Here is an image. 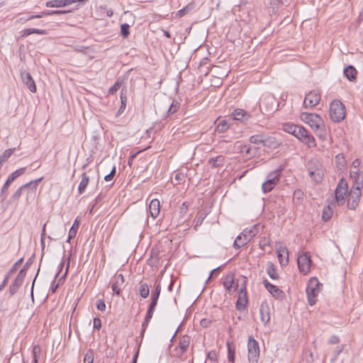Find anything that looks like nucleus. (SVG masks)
I'll list each match as a JSON object with an SVG mask.
<instances>
[{"mask_svg":"<svg viewBox=\"0 0 363 363\" xmlns=\"http://www.w3.org/2000/svg\"><path fill=\"white\" fill-rule=\"evenodd\" d=\"M308 172L311 179L316 184L322 182L324 174L321 168V164L318 162H309L308 165Z\"/></svg>","mask_w":363,"mask_h":363,"instance_id":"nucleus-5","label":"nucleus"},{"mask_svg":"<svg viewBox=\"0 0 363 363\" xmlns=\"http://www.w3.org/2000/svg\"><path fill=\"white\" fill-rule=\"evenodd\" d=\"M347 193V184L342 179L335 191V197L338 205H342L345 203V196Z\"/></svg>","mask_w":363,"mask_h":363,"instance_id":"nucleus-10","label":"nucleus"},{"mask_svg":"<svg viewBox=\"0 0 363 363\" xmlns=\"http://www.w3.org/2000/svg\"><path fill=\"white\" fill-rule=\"evenodd\" d=\"M207 358L212 362L217 361V353L215 350H211L207 354Z\"/></svg>","mask_w":363,"mask_h":363,"instance_id":"nucleus-60","label":"nucleus"},{"mask_svg":"<svg viewBox=\"0 0 363 363\" xmlns=\"http://www.w3.org/2000/svg\"><path fill=\"white\" fill-rule=\"evenodd\" d=\"M230 128V124L227 120H222L217 125V130L218 132L225 133Z\"/></svg>","mask_w":363,"mask_h":363,"instance_id":"nucleus-48","label":"nucleus"},{"mask_svg":"<svg viewBox=\"0 0 363 363\" xmlns=\"http://www.w3.org/2000/svg\"><path fill=\"white\" fill-rule=\"evenodd\" d=\"M320 283L316 277L310 278L306 288V295L308 304L313 306L317 301Z\"/></svg>","mask_w":363,"mask_h":363,"instance_id":"nucleus-4","label":"nucleus"},{"mask_svg":"<svg viewBox=\"0 0 363 363\" xmlns=\"http://www.w3.org/2000/svg\"><path fill=\"white\" fill-rule=\"evenodd\" d=\"M340 340L339 338V337L336 336V335H332L330 339L328 340V344H330V345H336V344H338L340 342Z\"/></svg>","mask_w":363,"mask_h":363,"instance_id":"nucleus-64","label":"nucleus"},{"mask_svg":"<svg viewBox=\"0 0 363 363\" xmlns=\"http://www.w3.org/2000/svg\"><path fill=\"white\" fill-rule=\"evenodd\" d=\"M345 348V346L343 345L340 346H337L334 352H333V357L331 358V362H335L337 360V357L340 355V354L343 351Z\"/></svg>","mask_w":363,"mask_h":363,"instance_id":"nucleus-53","label":"nucleus"},{"mask_svg":"<svg viewBox=\"0 0 363 363\" xmlns=\"http://www.w3.org/2000/svg\"><path fill=\"white\" fill-rule=\"evenodd\" d=\"M263 284L266 289L276 298H282L284 296V293L282 290L279 289L277 286L271 284L267 279L263 281Z\"/></svg>","mask_w":363,"mask_h":363,"instance_id":"nucleus-16","label":"nucleus"},{"mask_svg":"<svg viewBox=\"0 0 363 363\" xmlns=\"http://www.w3.org/2000/svg\"><path fill=\"white\" fill-rule=\"evenodd\" d=\"M47 7H64L63 0H52L45 3Z\"/></svg>","mask_w":363,"mask_h":363,"instance_id":"nucleus-50","label":"nucleus"},{"mask_svg":"<svg viewBox=\"0 0 363 363\" xmlns=\"http://www.w3.org/2000/svg\"><path fill=\"white\" fill-rule=\"evenodd\" d=\"M26 167H22L16 170L8 177L7 180L12 183L16 179L23 174L26 172Z\"/></svg>","mask_w":363,"mask_h":363,"instance_id":"nucleus-42","label":"nucleus"},{"mask_svg":"<svg viewBox=\"0 0 363 363\" xmlns=\"http://www.w3.org/2000/svg\"><path fill=\"white\" fill-rule=\"evenodd\" d=\"M164 108H167L164 117L167 118L175 113L180 107V103L176 100L168 99L167 101L164 102Z\"/></svg>","mask_w":363,"mask_h":363,"instance_id":"nucleus-18","label":"nucleus"},{"mask_svg":"<svg viewBox=\"0 0 363 363\" xmlns=\"http://www.w3.org/2000/svg\"><path fill=\"white\" fill-rule=\"evenodd\" d=\"M43 177H40L38 179H35V180H33V181H30V182L21 186L20 188H18L16 191L15 193L12 195L11 198V201L12 202H16L17 201L19 198L21 197V194H22V192L23 190H25L26 189H30L33 192H35L36 189H37V186H38V184L40 182H41L43 180Z\"/></svg>","mask_w":363,"mask_h":363,"instance_id":"nucleus-9","label":"nucleus"},{"mask_svg":"<svg viewBox=\"0 0 363 363\" xmlns=\"http://www.w3.org/2000/svg\"><path fill=\"white\" fill-rule=\"evenodd\" d=\"M41 352L40 345H36L33 347L32 350L33 359H39Z\"/></svg>","mask_w":363,"mask_h":363,"instance_id":"nucleus-58","label":"nucleus"},{"mask_svg":"<svg viewBox=\"0 0 363 363\" xmlns=\"http://www.w3.org/2000/svg\"><path fill=\"white\" fill-rule=\"evenodd\" d=\"M121 35L123 38H128L130 35V26L128 23L121 24Z\"/></svg>","mask_w":363,"mask_h":363,"instance_id":"nucleus-51","label":"nucleus"},{"mask_svg":"<svg viewBox=\"0 0 363 363\" xmlns=\"http://www.w3.org/2000/svg\"><path fill=\"white\" fill-rule=\"evenodd\" d=\"M297 263L300 272L303 274H308L312 264L309 252H303L302 255H300L298 257Z\"/></svg>","mask_w":363,"mask_h":363,"instance_id":"nucleus-8","label":"nucleus"},{"mask_svg":"<svg viewBox=\"0 0 363 363\" xmlns=\"http://www.w3.org/2000/svg\"><path fill=\"white\" fill-rule=\"evenodd\" d=\"M345 77L350 82H354L357 79V71L352 65H348L344 69Z\"/></svg>","mask_w":363,"mask_h":363,"instance_id":"nucleus-25","label":"nucleus"},{"mask_svg":"<svg viewBox=\"0 0 363 363\" xmlns=\"http://www.w3.org/2000/svg\"><path fill=\"white\" fill-rule=\"evenodd\" d=\"M262 188L264 193H268L271 191L274 187L272 185L267 183V182H265L262 184Z\"/></svg>","mask_w":363,"mask_h":363,"instance_id":"nucleus-62","label":"nucleus"},{"mask_svg":"<svg viewBox=\"0 0 363 363\" xmlns=\"http://www.w3.org/2000/svg\"><path fill=\"white\" fill-rule=\"evenodd\" d=\"M89 177L86 175V172L82 173V180L78 186L79 194H82L85 191V190L89 184Z\"/></svg>","mask_w":363,"mask_h":363,"instance_id":"nucleus-31","label":"nucleus"},{"mask_svg":"<svg viewBox=\"0 0 363 363\" xmlns=\"http://www.w3.org/2000/svg\"><path fill=\"white\" fill-rule=\"evenodd\" d=\"M284 132L293 135L299 139L301 135L304 132L305 128L290 123H285L282 125L281 128Z\"/></svg>","mask_w":363,"mask_h":363,"instance_id":"nucleus-14","label":"nucleus"},{"mask_svg":"<svg viewBox=\"0 0 363 363\" xmlns=\"http://www.w3.org/2000/svg\"><path fill=\"white\" fill-rule=\"evenodd\" d=\"M264 137V134L253 135L250 137L249 141L251 143H253V144H255V145L262 144L263 145Z\"/></svg>","mask_w":363,"mask_h":363,"instance_id":"nucleus-43","label":"nucleus"},{"mask_svg":"<svg viewBox=\"0 0 363 363\" xmlns=\"http://www.w3.org/2000/svg\"><path fill=\"white\" fill-rule=\"evenodd\" d=\"M301 118L303 121L308 123L315 131L319 138L323 140L325 138L327 135L325 125L319 115L311 113H302Z\"/></svg>","mask_w":363,"mask_h":363,"instance_id":"nucleus-1","label":"nucleus"},{"mask_svg":"<svg viewBox=\"0 0 363 363\" xmlns=\"http://www.w3.org/2000/svg\"><path fill=\"white\" fill-rule=\"evenodd\" d=\"M26 272H27V270H26L25 269L22 268L20 272H18L17 277H16V279H18L19 281H22L23 283V280L26 277Z\"/></svg>","mask_w":363,"mask_h":363,"instance_id":"nucleus-63","label":"nucleus"},{"mask_svg":"<svg viewBox=\"0 0 363 363\" xmlns=\"http://www.w3.org/2000/svg\"><path fill=\"white\" fill-rule=\"evenodd\" d=\"M281 171V169L279 168V169L270 172L267 176L266 182L274 187L279 180Z\"/></svg>","mask_w":363,"mask_h":363,"instance_id":"nucleus-26","label":"nucleus"},{"mask_svg":"<svg viewBox=\"0 0 363 363\" xmlns=\"http://www.w3.org/2000/svg\"><path fill=\"white\" fill-rule=\"evenodd\" d=\"M230 117L233 121L245 122L251 118V115L242 108H236L232 112Z\"/></svg>","mask_w":363,"mask_h":363,"instance_id":"nucleus-19","label":"nucleus"},{"mask_svg":"<svg viewBox=\"0 0 363 363\" xmlns=\"http://www.w3.org/2000/svg\"><path fill=\"white\" fill-rule=\"evenodd\" d=\"M50 16V11H44L41 12L40 14L30 16L27 18V19H26V21L32 20L33 18H42L44 16Z\"/></svg>","mask_w":363,"mask_h":363,"instance_id":"nucleus-57","label":"nucleus"},{"mask_svg":"<svg viewBox=\"0 0 363 363\" xmlns=\"http://www.w3.org/2000/svg\"><path fill=\"white\" fill-rule=\"evenodd\" d=\"M94 362V352L89 349L85 354L84 357V363H93Z\"/></svg>","mask_w":363,"mask_h":363,"instance_id":"nucleus-52","label":"nucleus"},{"mask_svg":"<svg viewBox=\"0 0 363 363\" xmlns=\"http://www.w3.org/2000/svg\"><path fill=\"white\" fill-rule=\"evenodd\" d=\"M320 101V92L313 90L309 91L305 96L303 105L306 108H313L318 105Z\"/></svg>","mask_w":363,"mask_h":363,"instance_id":"nucleus-12","label":"nucleus"},{"mask_svg":"<svg viewBox=\"0 0 363 363\" xmlns=\"http://www.w3.org/2000/svg\"><path fill=\"white\" fill-rule=\"evenodd\" d=\"M21 33H22L21 36L23 38L27 37L29 35L34 34V33L39 34V35L47 34V31L45 30L38 29V28H26V29L23 30L21 31Z\"/></svg>","mask_w":363,"mask_h":363,"instance_id":"nucleus-32","label":"nucleus"},{"mask_svg":"<svg viewBox=\"0 0 363 363\" xmlns=\"http://www.w3.org/2000/svg\"><path fill=\"white\" fill-rule=\"evenodd\" d=\"M267 273L269 277L274 280H277L279 278L278 273L277 272V268L274 263L268 262L267 264Z\"/></svg>","mask_w":363,"mask_h":363,"instance_id":"nucleus-29","label":"nucleus"},{"mask_svg":"<svg viewBox=\"0 0 363 363\" xmlns=\"http://www.w3.org/2000/svg\"><path fill=\"white\" fill-rule=\"evenodd\" d=\"M225 162V157L218 155L216 157H212L208 160V163L211 164L212 167H222Z\"/></svg>","mask_w":363,"mask_h":363,"instance_id":"nucleus-34","label":"nucleus"},{"mask_svg":"<svg viewBox=\"0 0 363 363\" xmlns=\"http://www.w3.org/2000/svg\"><path fill=\"white\" fill-rule=\"evenodd\" d=\"M70 257H71V254H69L68 258H67V266H66V270H65V274L60 278L59 279V282L58 283H55V281H53L51 284V287H50V291L53 294V293H55V291H57L59 285H60V283L62 280H65L66 277H67V274L68 273V269H69V264H70ZM64 281H62L63 282Z\"/></svg>","mask_w":363,"mask_h":363,"instance_id":"nucleus-28","label":"nucleus"},{"mask_svg":"<svg viewBox=\"0 0 363 363\" xmlns=\"http://www.w3.org/2000/svg\"><path fill=\"white\" fill-rule=\"evenodd\" d=\"M22 284V281L15 278L14 281L12 282L9 287L10 295L13 296L17 292V291L21 286Z\"/></svg>","mask_w":363,"mask_h":363,"instance_id":"nucleus-40","label":"nucleus"},{"mask_svg":"<svg viewBox=\"0 0 363 363\" xmlns=\"http://www.w3.org/2000/svg\"><path fill=\"white\" fill-rule=\"evenodd\" d=\"M138 292L143 298H146L150 294V287L147 283H140Z\"/></svg>","mask_w":363,"mask_h":363,"instance_id":"nucleus-38","label":"nucleus"},{"mask_svg":"<svg viewBox=\"0 0 363 363\" xmlns=\"http://www.w3.org/2000/svg\"><path fill=\"white\" fill-rule=\"evenodd\" d=\"M206 216V215L205 213H199V215L196 217V225L194 226L195 230H196L197 227L200 226L202 224Z\"/></svg>","mask_w":363,"mask_h":363,"instance_id":"nucleus-54","label":"nucleus"},{"mask_svg":"<svg viewBox=\"0 0 363 363\" xmlns=\"http://www.w3.org/2000/svg\"><path fill=\"white\" fill-rule=\"evenodd\" d=\"M350 177L351 179L354 181V186H360L361 182L359 181L361 180V172L359 169L357 170H351L350 171Z\"/></svg>","mask_w":363,"mask_h":363,"instance_id":"nucleus-41","label":"nucleus"},{"mask_svg":"<svg viewBox=\"0 0 363 363\" xmlns=\"http://www.w3.org/2000/svg\"><path fill=\"white\" fill-rule=\"evenodd\" d=\"M298 140L307 145L309 148L315 147L316 146L314 137L309 134L308 131L306 128L304 132H303V134L301 135V137Z\"/></svg>","mask_w":363,"mask_h":363,"instance_id":"nucleus-20","label":"nucleus"},{"mask_svg":"<svg viewBox=\"0 0 363 363\" xmlns=\"http://www.w3.org/2000/svg\"><path fill=\"white\" fill-rule=\"evenodd\" d=\"M23 261V258H21L20 259H18L12 267L11 268L9 269V272L7 274H9V277L14 272H16L17 269L20 267V265L22 264Z\"/></svg>","mask_w":363,"mask_h":363,"instance_id":"nucleus-55","label":"nucleus"},{"mask_svg":"<svg viewBox=\"0 0 363 363\" xmlns=\"http://www.w3.org/2000/svg\"><path fill=\"white\" fill-rule=\"evenodd\" d=\"M335 162L337 167L340 170L344 169L347 166V162L343 154H337L335 156Z\"/></svg>","mask_w":363,"mask_h":363,"instance_id":"nucleus-36","label":"nucleus"},{"mask_svg":"<svg viewBox=\"0 0 363 363\" xmlns=\"http://www.w3.org/2000/svg\"><path fill=\"white\" fill-rule=\"evenodd\" d=\"M346 116L345 105L337 99L333 100L330 106V116L335 123L343 121Z\"/></svg>","mask_w":363,"mask_h":363,"instance_id":"nucleus-3","label":"nucleus"},{"mask_svg":"<svg viewBox=\"0 0 363 363\" xmlns=\"http://www.w3.org/2000/svg\"><path fill=\"white\" fill-rule=\"evenodd\" d=\"M333 211L332 208L328 205L325 207H324L323 212H322V219L325 222L329 220L333 216Z\"/></svg>","mask_w":363,"mask_h":363,"instance_id":"nucleus-39","label":"nucleus"},{"mask_svg":"<svg viewBox=\"0 0 363 363\" xmlns=\"http://www.w3.org/2000/svg\"><path fill=\"white\" fill-rule=\"evenodd\" d=\"M259 314L261 321L264 325H267L270 320L269 307L267 303L263 302L261 303L259 306Z\"/></svg>","mask_w":363,"mask_h":363,"instance_id":"nucleus-21","label":"nucleus"},{"mask_svg":"<svg viewBox=\"0 0 363 363\" xmlns=\"http://www.w3.org/2000/svg\"><path fill=\"white\" fill-rule=\"evenodd\" d=\"M21 78L23 84L32 93L36 92V85L31 74L28 72H21Z\"/></svg>","mask_w":363,"mask_h":363,"instance_id":"nucleus-17","label":"nucleus"},{"mask_svg":"<svg viewBox=\"0 0 363 363\" xmlns=\"http://www.w3.org/2000/svg\"><path fill=\"white\" fill-rule=\"evenodd\" d=\"M194 6L192 4H188L183 9L179 10L176 14L177 17H183L186 14H187L191 9H193Z\"/></svg>","mask_w":363,"mask_h":363,"instance_id":"nucleus-49","label":"nucleus"},{"mask_svg":"<svg viewBox=\"0 0 363 363\" xmlns=\"http://www.w3.org/2000/svg\"><path fill=\"white\" fill-rule=\"evenodd\" d=\"M11 182H10L9 181H8L6 179V182L4 183V186H2L1 194H0L1 201H4L6 199L7 196H8V189H9V187L11 185Z\"/></svg>","mask_w":363,"mask_h":363,"instance_id":"nucleus-47","label":"nucleus"},{"mask_svg":"<svg viewBox=\"0 0 363 363\" xmlns=\"http://www.w3.org/2000/svg\"><path fill=\"white\" fill-rule=\"evenodd\" d=\"M123 80L119 77L116 79L114 84L108 89V94L111 95L115 94L117 91L121 88Z\"/></svg>","mask_w":363,"mask_h":363,"instance_id":"nucleus-46","label":"nucleus"},{"mask_svg":"<svg viewBox=\"0 0 363 363\" xmlns=\"http://www.w3.org/2000/svg\"><path fill=\"white\" fill-rule=\"evenodd\" d=\"M79 220L77 219H76L69 231V234L76 236L77 229L79 227Z\"/></svg>","mask_w":363,"mask_h":363,"instance_id":"nucleus-59","label":"nucleus"},{"mask_svg":"<svg viewBox=\"0 0 363 363\" xmlns=\"http://www.w3.org/2000/svg\"><path fill=\"white\" fill-rule=\"evenodd\" d=\"M361 195L362 187L353 185L349 193V199L347 200V207L349 209L354 210L358 206Z\"/></svg>","mask_w":363,"mask_h":363,"instance_id":"nucleus-6","label":"nucleus"},{"mask_svg":"<svg viewBox=\"0 0 363 363\" xmlns=\"http://www.w3.org/2000/svg\"><path fill=\"white\" fill-rule=\"evenodd\" d=\"M120 98H121V106L118 111V113H117L118 116L121 114L124 111V110L125 109V107H126V104H127L126 90L124 88H123L121 91Z\"/></svg>","mask_w":363,"mask_h":363,"instance_id":"nucleus-33","label":"nucleus"},{"mask_svg":"<svg viewBox=\"0 0 363 363\" xmlns=\"http://www.w3.org/2000/svg\"><path fill=\"white\" fill-rule=\"evenodd\" d=\"M190 343V337L184 335L179 342L178 347L174 349V356L180 358L187 350Z\"/></svg>","mask_w":363,"mask_h":363,"instance_id":"nucleus-15","label":"nucleus"},{"mask_svg":"<svg viewBox=\"0 0 363 363\" xmlns=\"http://www.w3.org/2000/svg\"><path fill=\"white\" fill-rule=\"evenodd\" d=\"M155 311V307L149 306L144 320H145L146 321L150 322Z\"/></svg>","mask_w":363,"mask_h":363,"instance_id":"nucleus-56","label":"nucleus"},{"mask_svg":"<svg viewBox=\"0 0 363 363\" xmlns=\"http://www.w3.org/2000/svg\"><path fill=\"white\" fill-rule=\"evenodd\" d=\"M277 257L281 266H286L289 263V251L286 247H280L277 250Z\"/></svg>","mask_w":363,"mask_h":363,"instance_id":"nucleus-23","label":"nucleus"},{"mask_svg":"<svg viewBox=\"0 0 363 363\" xmlns=\"http://www.w3.org/2000/svg\"><path fill=\"white\" fill-rule=\"evenodd\" d=\"M248 304L247 293L245 283L241 286L235 308L238 311H243L246 309Z\"/></svg>","mask_w":363,"mask_h":363,"instance_id":"nucleus-11","label":"nucleus"},{"mask_svg":"<svg viewBox=\"0 0 363 363\" xmlns=\"http://www.w3.org/2000/svg\"><path fill=\"white\" fill-rule=\"evenodd\" d=\"M248 359L252 363H256L259 357V347L257 340L252 336H249L247 341Z\"/></svg>","mask_w":363,"mask_h":363,"instance_id":"nucleus-7","label":"nucleus"},{"mask_svg":"<svg viewBox=\"0 0 363 363\" xmlns=\"http://www.w3.org/2000/svg\"><path fill=\"white\" fill-rule=\"evenodd\" d=\"M228 359L230 362L234 363L235 357V346L233 342H227Z\"/></svg>","mask_w":363,"mask_h":363,"instance_id":"nucleus-35","label":"nucleus"},{"mask_svg":"<svg viewBox=\"0 0 363 363\" xmlns=\"http://www.w3.org/2000/svg\"><path fill=\"white\" fill-rule=\"evenodd\" d=\"M263 226L259 224L255 225L250 229L245 228L235 238L233 246L236 249H240L249 242L258 233L259 229H263Z\"/></svg>","mask_w":363,"mask_h":363,"instance_id":"nucleus-2","label":"nucleus"},{"mask_svg":"<svg viewBox=\"0 0 363 363\" xmlns=\"http://www.w3.org/2000/svg\"><path fill=\"white\" fill-rule=\"evenodd\" d=\"M96 306L98 310L101 311H104L106 309V303L104 300L98 299L96 303Z\"/></svg>","mask_w":363,"mask_h":363,"instance_id":"nucleus-61","label":"nucleus"},{"mask_svg":"<svg viewBox=\"0 0 363 363\" xmlns=\"http://www.w3.org/2000/svg\"><path fill=\"white\" fill-rule=\"evenodd\" d=\"M149 211L153 218H156L160 212V203L158 199H152L149 205Z\"/></svg>","mask_w":363,"mask_h":363,"instance_id":"nucleus-24","label":"nucleus"},{"mask_svg":"<svg viewBox=\"0 0 363 363\" xmlns=\"http://www.w3.org/2000/svg\"><path fill=\"white\" fill-rule=\"evenodd\" d=\"M240 152L245 154L246 156L249 157V158H251L255 156L257 148L253 150L250 145H245L240 146Z\"/></svg>","mask_w":363,"mask_h":363,"instance_id":"nucleus-37","label":"nucleus"},{"mask_svg":"<svg viewBox=\"0 0 363 363\" xmlns=\"http://www.w3.org/2000/svg\"><path fill=\"white\" fill-rule=\"evenodd\" d=\"M161 292V285L160 284H157L155 285L154 290L152 291L151 294V303L149 306H153L156 308L157 301Z\"/></svg>","mask_w":363,"mask_h":363,"instance_id":"nucleus-27","label":"nucleus"},{"mask_svg":"<svg viewBox=\"0 0 363 363\" xmlns=\"http://www.w3.org/2000/svg\"><path fill=\"white\" fill-rule=\"evenodd\" d=\"M235 281V275L233 273L230 272L227 274L224 278L223 286L228 290L230 291L233 289Z\"/></svg>","mask_w":363,"mask_h":363,"instance_id":"nucleus-30","label":"nucleus"},{"mask_svg":"<svg viewBox=\"0 0 363 363\" xmlns=\"http://www.w3.org/2000/svg\"><path fill=\"white\" fill-rule=\"evenodd\" d=\"M271 245L270 238L269 236H263L260 238L259 242V248L262 250H266V247H269Z\"/></svg>","mask_w":363,"mask_h":363,"instance_id":"nucleus-45","label":"nucleus"},{"mask_svg":"<svg viewBox=\"0 0 363 363\" xmlns=\"http://www.w3.org/2000/svg\"><path fill=\"white\" fill-rule=\"evenodd\" d=\"M280 145V143L274 136L264 135L263 145L269 149H277Z\"/></svg>","mask_w":363,"mask_h":363,"instance_id":"nucleus-22","label":"nucleus"},{"mask_svg":"<svg viewBox=\"0 0 363 363\" xmlns=\"http://www.w3.org/2000/svg\"><path fill=\"white\" fill-rule=\"evenodd\" d=\"M15 148H9L6 150L1 155H0V164H3L13 153Z\"/></svg>","mask_w":363,"mask_h":363,"instance_id":"nucleus-44","label":"nucleus"},{"mask_svg":"<svg viewBox=\"0 0 363 363\" xmlns=\"http://www.w3.org/2000/svg\"><path fill=\"white\" fill-rule=\"evenodd\" d=\"M125 279L122 274H116L111 279V289L115 294L121 296L122 289L125 287Z\"/></svg>","mask_w":363,"mask_h":363,"instance_id":"nucleus-13","label":"nucleus"}]
</instances>
